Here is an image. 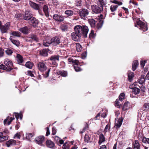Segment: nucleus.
<instances>
[{
    "instance_id": "f257e3e1",
    "label": "nucleus",
    "mask_w": 149,
    "mask_h": 149,
    "mask_svg": "<svg viewBox=\"0 0 149 149\" xmlns=\"http://www.w3.org/2000/svg\"><path fill=\"white\" fill-rule=\"evenodd\" d=\"M89 30L88 27L86 26H82L80 25L75 26V41H78L80 40L82 35L85 38L87 37V34Z\"/></svg>"
},
{
    "instance_id": "f03ea898",
    "label": "nucleus",
    "mask_w": 149,
    "mask_h": 149,
    "mask_svg": "<svg viewBox=\"0 0 149 149\" xmlns=\"http://www.w3.org/2000/svg\"><path fill=\"white\" fill-rule=\"evenodd\" d=\"M23 18L26 20H28L29 23L34 27L37 26L38 24V20L33 17L31 13L29 11H25V14L23 16Z\"/></svg>"
},
{
    "instance_id": "7ed1b4c3",
    "label": "nucleus",
    "mask_w": 149,
    "mask_h": 149,
    "mask_svg": "<svg viewBox=\"0 0 149 149\" xmlns=\"http://www.w3.org/2000/svg\"><path fill=\"white\" fill-rule=\"evenodd\" d=\"M93 11L95 13H100L103 10V6L102 5H93L91 6Z\"/></svg>"
},
{
    "instance_id": "20e7f679",
    "label": "nucleus",
    "mask_w": 149,
    "mask_h": 149,
    "mask_svg": "<svg viewBox=\"0 0 149 149\" xmlns=\"http://www.w3.org/2000/svg\"><path fill=\"white\" fill-rule=\"evenodd\" d=\"M38 70L41 72H43L47 70L46 64L45 62H39L37 63Z\"/></svg>"
},
{
    "instance_id": "39448f33",
    "label": "nucleus",
    "mask_w": 149,
    "mask_h": 149,
    "mask_svg": "<svg viewBox=\"0 0 149 149\" xmlns=\"http://www.w3.org/2000/svg\"><path fill=\"white\" fill-rule=\"evenodd\" d=\"M29 4L30 6L36 10H38L39 14L42 16L43 14L42 13L41 10L40 9V7L39 4H38L32 1H30Z\"/></svg>"
},
{
    "instance_id": "423d86ee",
    "label": "nucleus",
    "mask_w": 149,
    "mask_h": 149,
    "mask_svg": "<svg viewBox=\"0 0 149 149\" xmlns=\"http://www.w3.org/2000/svg\"><path fill=\"white\" fill-rule=\"evenodd\" d=\"M136 22L138 26V27H139V29L142 30L144 32L148 30V28L147 25L141 20L138 19Z\"/></svg>"
},
{
    "instance_id": "0eeeda50",
    "label": "nucleus",
    "mask_w": 149,
    "mask_h": 149,
    "mask_svg": "<svg viewBox=\"0 0 149 149\" xmlns=\"http://www.w3.org/2000/svg\"><path fill=\"white\" fill-rule=\"evenodd\" d=\"M4 63L5 65L8 68L7 69V71L10 72L13 69V68L12 67L13 64L10 60L7 58L6 59Z\"/></svg>"
},
{
    "instance_id": "6e6552de",
    "label": "nucleus",
    "mask_w": 149,
    "mask_h": 149,
    "mask_svg": "<svg viewBox=\"0 0 149 149\" xmlns=\"http://www.w3.org/2000/svg\"><path fill=\"white\" fill-rule=\"evenodd\" d=\"M77 12L82 18L87 17L89 13L88 10L86 9L80 10L77 11Z\"/></svg>"
},
{
    "instance_id": "1a4fd4ad",
    "label": "nucleus",
    "mask_w": 149,
    "mask_h": 149,
    "mask_svg": "<svg viewBox=\"0 0 149 149\" xmlns=\"http://www.w3.org/2000/svg\"><path fill=\"white\" fill-rule=\"evenodd\" d=\"M10 25L9 22H7L6 24L3 26H1L0 27V29L3 33H6L7 31L9 29Z\"/></svg>"
},
{
    "instance_id": "9d476101",
    "label": "nucleus",
    "mask_w": 149,
    "mask_h": 149,
    "mask_svg": "<svg viewBox=\"0 0 149 149\" xmlns=\"http://www.w3.org/2000/svg\"><path fill=\"white\" fill-rule=\"evenodd\" d=\"M51 40V44L54 46H56L60 43V39L57 37H54Z\"/></svg>"
},
{
    "instance_id": "9b49d317",
    "label": "nucleus",
    "mask_w": 149,
    "mask_h": 149,
    "mask_svg": "<svg viewBox=\"0 0 149 149\" xmlns=\"http://www.w3.org/2000/svg\"><path fill=\"white\" fill-rule=\"evenodd\" d=\"M59 56L58 55L52 56L50 57L49 59L53 65H57L56 62L59 61Z\"/></svg>"
},
{
    "instance_id": "f8f14e48",
    "label": "nucleus",
    "mask_w": 149,
    "mask_h": 149,
    "mask_svg": "<svg viewBox=\"0 0 149 149\" xmlns=\"http://www.w3.org/2000/svg\"><path fill=\"white\" fill-rule=\"evenodd\" d=\"M53 18L58 22H62L64 19V17L62 15L58 14H55L53 15Z\"/></svg>"
},
{
    "instance_id": "ddd939ff",
    "label": "nucleus",
    "mask_w": 149,
    "mask_h": 149,
    "mask_svg": "<svg viewBox=\"0 0 149 149\" xmlns=\"http://www.w3.org/2000/svg\"><path fill=\"white\" fill-rule=\"evenodd\" d=\"M19 142L17 141L14 139H11L6 142V145L8 147H10L13 146L19 143Z\"/></svg>"
},
{
    "instance_id": "4468645a",
    "label": "nucleus",
    "mask_w": 149,
    "mask_h": 149,
    "mask_svg": "<svg viewBox=\"0 0 149 149\" xmlns=\"http://www.w3.org/2000/svg\"><path fill=\"white\" fill-rule=\"evenodd\" d=\"M45 137L44 136H40L37 137L35 139L36 142L41 146L42 145V143L44 141Z\"/></svg>"
},
{
    "instance_id": "2eb2a0df",
    "label": "nucleus",
    "mask_w": 149,
    "mask_h": 149,
    "mask_svg": "<svg viewBox=\"0 0 149 149\" xmlns=\"http://www.w3.org/2000/svg\"><path fill=\"white\" fill-rule=\"evenodd\" d=\"M31 39L32 40L37 42L38 41V37L36 35L34 34H31L29 36L28 38L26 39V41H31Z\"/></svg>"
},
{
    "instance_id": "dca6fc26",
    "label": "nucleus",
    "mask_w": 149,
    "mask_h": 149,
    "mask_svg": "<svg viewBox=\"0 0 149 149\" xmlns=\"http://www.w3.org/2000/svg\"><path fill=\"white\" fill-rule=\"evenodd\" d=\"M133 149H140V146L137 140H135L132 143Z\"/></svg>"
},
{
    "instance_id": "f3484780",
    "label": "nucleus",
    "mask_w": 149,
    "mask_h": 149,
    "mask_svg": "<svg viewBox=\"0 0 149 149\" xmlns=\"http://www.w3.org/2000/svg\"><path fill=\"white\" fill-rule=\"evenodd\" d=\"M19 31L25 34H27L29 33V29L27 26L20 28Z\"/></svg>"
},
{
    "instance_id": "a211bd4d",
    "label": "nucleus",
    "mask_w": 149,
    "mask_h": 149,
    "mask_svg": "<svg viewBox=\"0 0 149 149\" xmlns=\"http://www.w3.org/2000/svg\"><path fill=\"white\" fill-rule=\"evenodd\" d=\"M10 40L11 42L16 46L18 47L19 46L20 44L19 41L18 40H15L13 39L12 36L10 37Z\"/></svg>"
},
{
    "instance_id": "6ab92c4d",
    "label": "nucleus",
    "mask_w": 149,
    "mask_h": 149,
    "mask_svg": "<svg viewBox=\"0 0 149 149\" xmlns=\"http://www.w3.org/2000/svg\"><path fill=\"white\" fill-rule=\"evenodd\" d=\"M49 50L48 49H43L40 51V54L43 56H47L48 54Z\"/></svg>"
},
{
    "instance_id": "aec40b11",
    "label": "nucleus",
    "mask_w": 149,
    "mask_h": 149,
    "mask_svg": "<svg viewBox=\"0 0 149 149\" xmlns=\"http://www.w3.org/2000/svg\"><path fill=\"white\" fill-rule=\"evenodd\" d=\"M46 144L47 147L49 148H53L54 147V143L51 140H47L46 142Z\"/></svg>"
},
{
    "instance_id": "412c9836",
    "label": "nucleus",
    "mask_w": 149,
    "mask_h": 149,
    "mask_svg": "<svg viewBox=\"0 0 149 149\" xmlns=\"http://www.w3.org/2000/svg\"><path fill=\"white\" fill-rule=\"evenodd\" d=\"M15 119L14 118L10 117L9 116H8L6 119H5L3 121L5 125L6 124L7 122L8 121V125H9L11 122Z\"/></svg>"
},
{
    "instance_id": "4be33fe9",
    "label": "nucleus",
    "mask_w": 149,
    "mask_h": 149,
    "mask_svg": "<svg viewBox=\"0 0 149 149\" xmlns=\"http://www.w3.org/2000/svg\"><path fill=\"white\" fill-rule=\"evenodd\" d=\"M43 10L45 14V15L47 17H49V9L48 6L47 5H45L43 7Z\"/></svg>"
},
{
    "instance_id": "5701e85b",
    "label": "nucleus",
    "mask_w": 149,
    "mask_h": 149,
    "mask_svg": "<svg viewBox=\"0 0 149 149\" xmlns=\"http://www.w3.org/2000/svg\"><path fill=\"white\" fill-rule=\"evenodd\" d=\"M18 64H20L23 62V59L22 56L19 54H17L16 56Z\"/></svg>"
},
{
    "instance_id": "b1692460",
    "label": "nucleus",
    "mask_w": 149,
    "mask_h": 149,
    "mask_svg": "<svg viewBox=\"0 0 149 149\" xmlns=\"http://www.w3.org/2000/svg\"><path fill=\"white\" fill-rule=\"evenodd\" d=\"M57 73L58 75H60L64 77H66L68 76L67 72L65 71H59Z\"/></svg>"
},
{
    "instance_id": "393cba45",
    "label": "nucleus",
    "mask_w": 149,
    "mask_h": 149,
    "mask_svg": "<svg viewBox=\"0 0 149 149\" xmlns=\"http://www.w3.org/2000/svg\"><path fill=\"white\" fill-rule=\"evenodd\" d=\"M51 44V39H45L43 41V44L45 47H48Z\"/></svg>"
},
{
    "instance_id": "a878e982",
    "label": "nucleus",
    "mask_w": 149,
    "mask_h": 149,
    "mask_svg": "<svg viewBox=\"0 0 149 149\" xmlns=\"http://www.w3.org/2000/svg\"><path fill=\"white\" fill-rule=\"evenodd\" d=\"M139 63L138 61L135 60L133 61L132 65V70L133 71L135 70L138 65Z\"/></svg>"
},
{
    "instance_id": "bb28decb",
    "label": "nucleus",
    "mask_w": 149,
    "mask_h": 149,
    "mask_svg": "<svg viewBox=\"0 0 149 149\" xmlns=\"http://www.w3.org/2000/svg\"><path fill=\"white\" fill-rule=\"evenodd\" d=\"M105 141V138L103 134H100L99 136V140L98 143L100 145L101 144L102 142Z\"/></svg>"
},
{
    "instance_id": "cd10ccee",
    "label": "nucleus",
    "mask_w": 149,
    "mask_h": 149,
    "mask_svg": "<svg viewBox=\"0 0 149 149\" xmlns=\"http://www.w3.org/2000/svg\"><path fill=\"white\" fill-rule=\"evenodd\" d=\"M122 120L120 119L116 120L115 121V126L118 128L120 127L122 124Z\"/></svg>"
},
{
    "instance_id": "c85d7f7f",
    "label": "nucleus",
    "mask_w": 149,
    "mask_h": 149,
    "mask_svg": "<svg viewBox=\"0 0 149 149\" xmlns=\"http://www.w3.org/2000/svg\"><path fill=\"white\" fill-rule=\"evenodd\" d=\"M68 61L69 64L72 65L73 68L74 69V60L73 57H69L68 59Z\"/></svg>"
},
{
    "instance_id": "c756f323",
    "label": "nucleus",
    "mask_w": 149,
    "mask_h": 149,
    "mask_svg": "<svg viewBox=\"0 0 149 149\" xmlns=\"http://www.w3.org/2000/svg\"><path fill=\"white\" fill-rule=\"evenodd\" d=\"M145 76L142 75L141 76L138 81L139 83L140 84H142L145 82Z\"/></svg>"
},
{
    "instance_id": "7c9ffc66",
    "label": "nucleus",
    "mask_w": 149,
    "mask_h": 149,
    "mask_svg": "<svg viewBox=\"0 0 149 149\" xmlns=\"http://www.w3.org/2000/svg\"><path fill=\"white\" fill-rule=\"evenodd\" d=\"M11 35L14 36L19 37L21 36V34L18 31H14L12 32Z\"/></svg>"
},
{
    "instance_id": "2f4dec72",
    "label": "nucleus",
    "mask_w": 149,
    "mask_h": 149,
    "mask_svg": "<svg viewBox=\"0 0 149 149\" xmlns=\"http://www.w3.org/2000/svg\"><path fill=\"white\" fill-rule=\"evenodd\" d=\"M60 28L63 31H67L68 26L65 24H63L60 26Z\"/></svg>"
},
{
    "instance_id": "473e14b6",
    "label": "nucleus",
    "mask_w": 149,
    "mask_h": 149,
    "mask_svg": "<svg viewBox=\"0 0 149 149\" xmlns=\"http://www.w3.org/2000/svg\"><path fill=\"white\" fill-rule=\"evenodd\" d=\"M118 7V6L116 4L112 5L110 7V10L112 12H113L115 11L116 10Z\"/></svg>"
},
{
    "instance_id": "72a5a7b5",
    "label": "nucleus",
    "mask_w": 149,
    "mask_h": 149,
    "mask_svg": "<svg viewBox=\"0 0 149 149\" xmlns=\"http://www.w3.org/2000/svg\"><path fill=\"white\" fill-rule=\"evenodd\" d=\"M33 65V63L29 61L26 62L25 64L26 67L29 69L31 68Z\"/></svg>"
},
{
    "instance_id": "f704fd0d",
    "label": "nucleus",
    "mask_w": 149,
    "mask_h": 149,
    "mask_svg": "<svg viewBox=\"0 0 149 149\" xmlns=\"http://www.w3.org/2000/svg\"><path fill=\"white\" fill-rule=\"evenodd\" d=\"M76 49L78 52L81 51L82 47L81 45L79 43H76Z\"/></svg>"
},
{
    "instance_id": "c9c22d12",
    "label": "nucleus",
    "mask_w": 149,
    "mask_h": 149,
    "mask_svg": "<svg viewBox=\"0 0 149 149\" xmlns=\"http://www.w3.org/2000/svg\"><path fill=\"white\" fill-rule=\"evenodd\" d=\"M143 108L145 111H147L149 110V103H145Z\"/></svg>"
},
{
    "instance_id": "e433bc0d",
    "label": "nucleus",
    "mask_w": 149,
    "mask_h": 149,
    "mask_svg": "<svg viewBox=\"0 0 149 149\" xmlns=\"http://www.w3.org/2000/svg\"><path fill=\"white\" fill-rule=\"evenodd\" d=\"M65 13L67 15V16L72 15L73 14V11L71 10H67L65 12Z\"/></svg>"
},
{
    "instance_id": "4c0bfd02",
    "label": "nucleus",
    "mask_w": 149,
    "mask_h": 149,
    "mask_svg": "<svg viewBox=\"0 0 149 149\" xmlns=\"http://www.w3.org/2000/svg\"><path fill=\"white\" fill-rule=\"evenodd\" d=\"M8 136H1L0 138V142H2L8 139Z\"/></svg>"
},
{
    "instance_id": "58836bf2",
    "label": "nucleus",
    "mask_w": 149,
    "mask_h": 149,
    "mask_svg": "<svg viewBox=\"0 0 149 149\" xmlns=\"http://www.w3.org/2000/svg\"><path fill=\"white\" fill-rule=\"evenodd\" d=\"M89 38L90 39H93L95 37V34L94 33L93 30H91L89 35Z\"/></svg>"
},
{
    "instance_id": "ea45409f",
    "label": "nucleus",
    "mask_w": 149,
    "mask_h": 149,
    "mask_svg": "<svg viewBox=\"0 0 149 149\" xmlns=\"http://www.w3.org/2000/svg\"><path fill=\"white\" fill-rule=\"evenodd\" d=\"M81 0H75V5L77 6H81Z\"/></svg>"
},
{
    "instance_id": "a19ab883",
    "label": "nucleus",
    "mask_w": 149,
    "mask_h": 149,
    "mask_svg": "<svg viewBox=\"0 0 149 149\" xmlns=\"http://www.w3.org/2000/svg\"><path fill=\"white\" fill-rule=\"evenodd\" d=\"M142 142L145 143H148L149 144V138L143 137L142 139Z\"/></svg>"
},
{
    "instance_id": "79ce46f5",
    "label": "nucleus",
    "mask_w": 149,
    "mask_h": 149,
    "mask_svg": "<svg viewBox=\"0 0 149 149\" xmlns=\"http://www.w3.org/2000/svg\"><path fill=\"white\" fill-rule=\"evenodd\" d=\"M133 92L135 94H138L140 92V89L138 88H135L133 89Z\"/></svg>"
},
{
    "instance_id": "37998d69",
    "label": "nucleus",
    "mask_w": 149,
    "mask_h": 149,
    "mask_svg": "<svg viewBox=\"0 0 149 149\" xmlns=\"http://www.w3.org/2000/svg\"><path fill=\"white\" fill-rule=\"evenodd\" d=\"M125 98V94L124 93H121L120 94L119 97V100L121 102Z\"/></svg>"
},
{
    "instance_id": "c03bdc74",
    "label": "nucleus",
    "mask_w": 149,
    "mask_h": 149,
    "mask_svg": "<svg viewBox=\"0 0 149 149\" xmlns=\"http://www.w3.org/2000/svg\"><path fill=\"white\" fill-rule=\"evenodd\" d=\"M88 21L91 26H94L95 24V21L93 19H89Z\"/></svg>"
},
{
    "instance_id": "a18cd8bd",
    "label": "nucleus",
    "mask_w": 149,
    "mask_h": 149,
    "mask_svg": "<svg viewBox=\"0 0 149 149\" xmlns=\"http://www.w3.org/2000/svg\"><path fill=\"white\" fill-rule=\"evenodd\" d=\"M50 70V68H48L47 69V71L45 72V74H44V77L46 78L49 76Z\"/></svg>"
},
{
    "instance_id": "49530a36",
    "label": "nucleus",
    "mask_w": 149,
    "mask_h": 149,
    "mask_svg": "<svg viewBox=\"0 0 149 149\" xmlns=\"http://www.w3.org/2000/svg\"><path fill=\"white\" fill-rule=\"evenodd\" d=\"M128 78L130 80L132 79L134 76V73L133 72H130L128 74Z\"/></svg>"
},
{
    "instance_id": "de8ad7c7",
    "label": "nucleus",
    "mask_w": 149,
    "mask_h": 149,
    "mask_svg": "<svg viewBox=\"0 0 149 149\" xmlns=\"http://www.w3.org/2000/svg\"><path fill=\"white\" fill-rule=\"evenodd\" d=\"M5 52L6 54L9 55H11L13 53L12 50L10 49H8L7 50L5 51Z\"/></svg>"
},
{
    "instance_id": "09e8293b",
    "label": "nucleus",
    "mask_w": 149,
    "mask_h": 149,
    "mask_svg": "<svg viewBox=\"0 0 149 149\" xmlns=\"http://www.w3.org/2000/svg\"><path fill=\"white\" fill-rule=\"evenodd\" d=\"M115 104L116 106L118 107H119L121 105V104L120 103V102L118 100H116L115 101Z\"/></svg>"
},
{
    "instance_id": "8fccbe9b",
    "label": "nucleus",
    "mask_w": 149,
    "mask_h": 149,
    "mask_svg": "<svg viewBox=\"0 0 149 149\" xmlns=\"http://www.w3.org/2000/svg\"><path fill=\"white\" fill-rule=\"evenodd\" d=\"M112 2L116 4H118V5H121L123 3L120 1H119L116 0H113L112 1Z\"/></svg>"
},
{
    "instance_id": "3c124183",
    "label": "nucleus",
    "mask_w": 149,
    "mask_h": 149,
    "mask_svg": "<svg viewBox=\"0 0 149 149\" xmlns=\"http://www.w3.org/2000/svg\"><path fill=\"white\" fill-rule=\"evenodd\" d=\"M62 148L63 149H69V147L68 144L66 143L63 144Z\"/></svg>"
},
{
    "instance_id": "603ef678",
    "label": "nucleus",
    "mask_w": 149,
    "mask_h": 149,
    "mask_svg": "<svg viewBox=\"0 0 149 149\" xmlns=\"http://www.w3.org/2000/svg\"><path fill=\"white\" fill-rule=\"evenodd\" d=\"M85 141L86 142H88L90 140V138L88 135L86 134L84 137Z\"/></svg>"
},
{
    "instance_id": "864d4df0",
    "label": "nucleus",
    "mask_w": 149,
    "mask_h": 149,
    "mask_svg": "<svg viewBox=\"0 0 149 149\" xmlns=\"http://www.w3.org/2000/svg\"><path fill=\"white\" fill-rule=\"evenodd\" d=\"M110 128L109 125H107L104 130V132L105 133L107 132L109 130Z\"/></svg>"
},
{
    "instance_id": "5fc2aeb1",
    "label": "nucleus",
    "mask_w": 149,
    "mask_h": 149,
    "mask_svg": "<svg viewBox=\"0 0 149 149\" xmlns=\"http://www.w3.org/2000/svg\"><path fill=\"white\" fill-rule=\"evenodd\" d=\"M8 69L7 67H6L5 65L3 64H2L0 65V69H3L6 70L7 71V69Z\"/></svg>"
},
{
    "instance_id": "6e6d98bb",
    "label": "nucleus",
    "mask_w": 149,
    "mask_h": 149,
    "mask_svg": "<svg viewBox=\"0 0 149 149\" xmlns=\"http://www.w3.org/2000/svg\"><path fill=\"white\" fill-rule=\"evenodd\" d=\"M4 53V50L0 48V57H2Z\"/></svg>"
},
{
    "instance_id": "4d7b16f0",
    "label": "nucleus",
    "mask_w": 149,
    "mask_h": 149,
    "mask_svg": "<svg viewBox=\"0 0 149 149\" xmlns=\"http://www.w3.org/2000/svg\"><path fill=\"white\" fill-rule=\"evenodd\" d=\"M56 132V127H53L52 128V134L53 135H55Z\"/></svg>"
},
{
    "instance_id": "13d9d810",
    "label": "nucleus",
    "mask_w": 149,
    "mask_h": 149,
    "mask_svg": "<svg viewBox=\"0 0 149 149\" xmlns=\"http://www.w3.org/2000/svg\"><path fill=\"white\" fill-rule=\"evenodd\" d=\"M60 139L57 136H56L54 137L55 141L56 142V143L58 144V142L59 141V140Z\"/></svg>"
},
{
    "instance_id": "bf43d9fd",
    "label": "nucleus",
    "mask_w": 149,
    "mask_h": 149,
    "mask_svg": "<svg viewBox=\"0 0 149 149\" xmlns=\"http://www.w3.org/2000/svg\"><path fill=\"white\" fill-rule=\"evenodd\" d=\"M46 131L47 132L46 136H48L50 134L49 128L48 127H46Z\"/></svg>"
},
{
    "instance_id": "052dcab7",
    "label": "nucleus",
    "mask_w": 149,
    "mask_h": 149,
    "mask_svg": "<svg viewBox=\"0 0 149 149\" xmlns=\"http://www.w3.org/2000/svg\"><path fill=\"white\" fill-rule=\"evenodd\" d=\"M87 56L86 52L83 53L81 54V57L83 59L86 58Z\"/></svg>"
},
{
    "instance_id": "680f3d73",
    "label": "nucleus",
    "mask_w": 149,
    "mask_h": 149,
    "mask_svg": "<svg viewBox=\"0 0 149 149\" xmlns=\"http://www.w3.org/2000/svg\"><path fill=\"white\" fill-rule=\"evenodd\" d=\"M81 70V68L78 66H75V71L77 72H78L79 71H80Z\"/></svg>"
},
{
    "instance_id": "e2e57ef3",
    "label": "nucleus",
    "mask_w": 149,
    "mask_h": 149,
    "mask_svg": "<svg viewBox=\"0 0 149 149\" xmlns=\"http://www.w3.org/2000/svg\"><path fill=\"white\" fill-rule=\"evenodd\" d=\"M146 61H141V67H143L145 65V63H146Z\"/></svg>"
},
{
    "instance_id": "0e129e2a",
    "label": "nucleus",
    "mask_w": 149,
    "mask_h": 149,
    "mask_svg": "<svg viewBox=\"0 0 149 149\" xmlns=\"http://www.w3.org/2000/svg\"><path fill=\"white\" fill-rule=\"evenodd\" d=\"M28 74L31 77H34V75L32 74V72L30 71H28L27 72Z\"/></svg>"
},
{
    "instance_id": "69168bd1",
    "label": "nucleus",
    "mask_w": 149,
    "mask_h": 149,
    "mask_svg": "<svg viewBox=\"0 0 149 149\" xmlns=\"http://www.w3.org/2000/svg\"><path fill=\"white\" fill-rule=\"evenodd\" d=\"M20 135L18 134H15L14 138H17L18 139H20Z\"/></svg>"
},
{
    "instance_id": "338daca9",
    "label": "nucleus",
    "mask_w": 149,
    "mask_h": 149,
    "mask_svg": "<svg viewBox=\"0 0 149 149\" xmlns=\"http://www.w3.org/2000/svg\"><path fill=\"white\" fill-rule=\"evenodd\" d=\"M64 142L63 141L62 139H60L59 141L58 142L57 144L59 145V144H63Z\"/></svg>"
},
{
    "instance_id": "774afa93",
    "label": "nucleus",
    "mask_w": 149,
    "mask_h": 149,
    "mask_svg": "<svg viewBox=\"0 0 149 149\" xmlns=\"http://www.w3.org/2000/svg\"><path fill=\"white\" fill-rule=\"evenodd\" d=\"M107 147L105 145H103L101 146L99 149H107Z\"/></svg>"
}]
</instances>
